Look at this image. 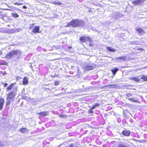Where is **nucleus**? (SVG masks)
<instances>
[{"instance_id":"5","label":"nucleus","mask_w":147,"mask_h":147,"mask_svg":"<svg viewBox=\"0 0 147 147\" xmlns=\"http://www.w3.org/2000/svg\"><path fill=\"white\" fill-rule=\"evenodd\" d=\"M96 66V65L93 63L88 64L85 66L84 68L85 70L90 71L94 69L95 68Z\"/></svg>"},{"instance_id":"37","label":"nucleus","mask_w":147,"mask_h":147,"mask_svg":"<svg viewBox=\"0 0 147 147\" xmlns=\"http://www.w3.org/2000/svg\"><path fill=\"white\" fill-rule=\"evenodd\" d=\"M2 54V52H0V55H1Z\"/></svg>"},{"instance_id":"24","label":"nucleus","mask_w":147,"mask_h":147,"mask_svg":"<svg viewBox=\"0 0 147 147\" xmlns=\"http://www.w3.org/2000/svg\"><path fill=\"white\" fill-rule=\"evenodd\" d=\"M59 117L61 118H64L66 117L67 115H65L59 114Z\"/></svg>"},{"instance_id":"36","label":"nucleus","mask_w":147,"mask_h":147,"mask_svg":"<svg viewBox=\"0 0 147 147\" xmlns=\"http://www.w3.org/2000/svg\"><path fill=\"white\" fill-rule=\"evenodd\" d=\"M72 48V47L71 46H69L68 47V48L69 49H71Z\"/></svg>"},{"instance_id":"2","label":"nucleus","mask_w":147,"mask_h":147,"mask_svg":"<svg viewBox=\"0 0 147 147\" xmlns=\"http://www.w3.org/2000/svg\"><path fill=\"white\" fill-rule=\"evenodd\" d=\"M21 53V52L20 51L18 50H13L7 54L5 56V57L7 59H10L14 55H17L18 56L17 57V58L19 59L20 58Z\"/></svg>"},{"instance_id":"34","label":"nucleus","mask_w":147,"mask_h":147,"mask_svg":"<svg viewBox=\"0 0 147 147\" xmlns=\"http://www.w3.org/2000/svg\"><path fill=\"white\" fill-rule=\"evenodd\" d=\"M69 147H74L73 144H70V146H69Z\"/></svg>"},{"instance_id":"9","label":"nucleus","mask_w":147,"mask_h":147,"mask_svg":"<svg viewBox=\"0 0 147 147\" xmlns=\"http://www.w3.org/2000/svg\"><path fill=\"white\" fill-rule=\"evenodd\" d=\"M40 26H36L34 27L32 30V32L34 33H39L40 32L39 31Z\"/></svg>"},{"instance_id":"18","label":"nucleus","mask_w":147,"mask_h":147,"mask_svg":"<svg viewBox=\"0 0 147 147\" xmlns=\"http://www.w3.org/2000/svg\"><path fill=\"white\" fill-rule=\"evenodd\" d=\"M119 69L117 68H115L114 69L111 70V71L112 72V74L115 75L116 72Z\"/></svg>"},{"instance_id":"4","label":"nucleus","mask_w":147,"mask_h":147,"mask_svg":"<svg viewBox=\"0 0 147 147\" xmlns=\"http://www.w3.org/2000/svg\"><path fill=\"white\" fill-rule=\"evenodd\" d=\"M15 89L16 91L17 90V87L15 88L13 91H11L7 94V100H10L12 101L14 100L15 97L16 95V92L14 91Z\"/></svg>"},{"instance_id":"16","label":"nucleus","mask_w":147,"mask_h":147,"mask_svg":"<svg viewBox=\"0 0 147 147\" xmlns=\"http://www.w3.org/2000/svg\"><path fill=\"white\" fill-rule=\"evenodd\" d=\"M136 30L139 34H142L143 33H144V30L142 29V28H137Z\"/></svg>"},{"instance_id":"21","label":"nucleus","mask_w":147,"mask_h":147,"mask_svg":"<svg viewBox=\"0 0 147 147\" xmlns=\"http://www.w3.org/2000/svg\"><path fill=\"white\" fill-rule=\"evenodd\" d=\"M141 78L142 79L143 81L147 82V76L142 75V77H141Z\"/></svg>"},{"instance_id":"3","label":"nucleus","mask_w":147,"mask_h":147,"mask_svg":"<svg viewBox=\"0 0 147 147\" xmlns=\"http://www.w3.org/2000/svg\"><path fill=\"white\" fill-rule=\"evenodd\" d=\"M79 40L81 43H86L88 41L90 42L89 46L92 47L94 45L93 42V39L88 36H80L79 39Z\"/></svg>"},{"instance_id":"22","label":"nucleus","mask_w":147,"mask_h":147,"mask_svg":"<svg viewBox=\"0 0 147 147\" xmlns=\"http://www.w3.org/2000/svg\"><path fill=\"white\" fill-rule=\"evenodd\" d=\"M100 106V104L98 103H95L93 106L91 107L92 109H94L95 108L98 107Z\"/></svg>"},{"instance_id":"11","label":"nucleus","mask_w":147,"mask_h":147,"mask_svg":"<svg viewBox=\"0 0 147 147\" xmlns=\"http://www.w3.org/2000/svg\"><path fill=\"white\" fill-rule=\"evenodd\" d=\"M131 132L130 131L125 129L122 131V134L125 136H129Z\"/></svg>"},{"instance_id":"26","label":"nucleus","mask_w":147,"mask_h":147,"mask_svg":"<svg viewBox=\"0 0 147 147\" xmlns=\"http://www.w3.org/2000/svg\"><path fill=\"white\" fill-rule=\"evenodd\" d=\"M13 4L14 5H22L23 4V3H19L18 2H16L15 3H14Z\"/></svg>"},{"instance_id":"30","label":"nucleus","mask_w":147,"mask_h":147,"mask_svg":"<svg viewBox=\"0 0 147 147\" xmlns=\"http://www.w3.org/2000/svg\"><path fill=\"white\" fill-rule=\"evenodd\" d=\"M137 50H140L141 52L144 51H145V50L144 49L140 48H138L137 49Z\"/></svg>"},{"instance_id":"28","label":"nucleus","mask_w":147,"mask_h":147,"mask_svg":"<svg viewBox=\"0 0 147 147\" xmlns=\"http://www.w3.org/2000/svg\"><path fill=\"white\" fill-rule=\"evenodd\" d=\"M59 81H56L55 82V83H54V85L55 86H57L58 85H59Z\"/></svg>"},{"instance_id":"31","label":"nucleus","mask_w":147,"mask_h":147,"mask_svg":"<svg viewBox=\"0 0 147 147\" xmlns=\"http://www.w3.org/2000/svg\"><path fill=\"white\" fill-rule=\"evenodd\" d=\"M34 24H32L30 25L29 27V28L30 29H31L32 28H33V26L34 25Z\"/></svg>"},{"instance_id":"33","label":"nucleus","mask_w":147,"mask_h":147,"mask_svg":"<svg viewBox=\"0 0 147 147\" xmlns=\"http://www.w3.org/2000/svg\"><path fill=\"white\" fill-rule=\"evenodd\" d=\"M3 144L2 143L0 142V147H3Z\"/></svg>"},{"instance_id":"8","label":"nucleus","mask_w":147,"mask_h":147,"mask_svg":"<svg viewBox=\"0 0 147 147\" xmlns=\"http://www.w3.org/2000/svg\"><path fill=\"white\" fill-rule=\"evenodd\" d=\"M37 114L41 116H46L49 115V112L48 111L41 112L37 113Z\"/></svg>"},{"instance_id":"19","label":"nucleus","mask_w":147,"mask_h":147,"mask_svg":"<svg viewBox=\"0 0 147 147\" xmlns=\"http://www.w3.org/2000/svg\"><path fill=\"white\" fill-rule=\"evenodd\" d=\"M20 131L22 133H24L28 131V129L25 128H22L20 129Z\"/></svg>"},{"instance_id":"14","label":"nucleus","mask_w":147,"mask_h":147,"mask_svg":"<svg viewBox=\"0 0 147 147\" xmlns=\"http://www.w3.org/2000/svg\"><path fill=\"white\" fill-rule=\"evenodd\" d=\"M116 59L119 61H125L126 59V57L125 56L119 57H117L116 58Z\"/></svg>"},{"instance_id":"13","label":"nucleus","mask_w":147,"mask_h":147,"mask_svg":"<svg viewBox=\"0 0 147 147\" xmlns=\"http://www.w3.org/2000/svg\"><path fill=\"white\" fill-rule=\"evenodd\" d=\"M5 101L3 98H0V110H2L3 108Z\"/></svg>"},{"instance_id":"6","label":"nucleus","mask_w":147,"mask_h":147,"mask_svg":"<svg viewBox=\"0 0 147 147\" xmlns=\"http://www.w3.org/2000/svg\"><path fill=\"white\" fill-rule=\"evenodd\" d=\"M145 0H135L132 1V4L134 5H139Z\"/></svg>"},{"instance_id":"23","label":"nucleus","mask_w":147,"mask_h":147,"mask_svg":"<svg viewBox=\"0 0 147 147\" xmlns=\"http://www.w3.org/2000/svg\"><path fill=\"white\" fill-rule=\"evenodd\" d=\"M11 15L14 17L18 18L19 17V15L16 13H12Z\"/></svg>"},{"instance_id":"35","label":"nucleus","mask_w":147,"mask_h":147,"mask_svg":"<svg viewBox=\"0 0 147 147\" xmlns=\"http://www.w3.org/2000/svg\"><path fill=\"white\" fill-rule=\"evenodd\" d=\"M22 7H23V8L25 9H26L27 8V7L26 6H23Z\"/></svg>"},{"instance_id":"32","label":"nucleus","mask_w":147,"mask_h":147,"mask_svg":"<svg viewBox=\"0 0 147 147\" xmlns=\"http://www.w3.org/2000/svg\"><path fill=\"white\" fill-rule=\"evenodd\" d=\"M3 85L4 87H6L7 85V84L6 83H3Z\"/></svg>"},{"instance_id":"1","label":"nucleus","mask_w":147,"mask_h":147,"mask_svg":"<svg viewBox=\"0 0 147 147\" xmlns=\"http://www.w3.org/2000/svg\"><path fill=\"white\" fill-rule=\"evenodd\" d=\"M85 24L83 21L78 19H73L67 24L66 27L71 26L73 27H82Z\"/></svg>"},{"instance_id":"12","label":"nucleus","mask_w":147,"mask_h":147,"mask_svg":"<svg viewBox=\"0 0 147 147\" xmlns=\"http://www.w3.org/2000/svg\"><path fill=\"white\" fill-rule=\"evenodd\" d=\"M129 79L131 80H134V81L138 82L140 81V79L137 77H131L129 78Z\"/></svg>"},{"instance_id":"25","label":"nucleus","mask_w":147,"mask_h":147,"mask_svg":"<svg viewBox=\"0 0 147 147\" xmlns=\"http://www.w3.org/2000/svg\"><path fill=\"white\" fill-rule=\"evenodd\" d=\"M93 109H92L91 107L90 108V109L88 111V113L89 114H91V113H93V111H92V110Z\"/></svg>"},{"instance_id":"20","label":"nucleus","mask_w":147,"mask_h":147,"mask_svg":"<svg viewBox=\"0 0 147 147\" xmlns=\"http://www.w3.org/2000/svg\"><path fill=\"white\" fill-rule=\"evenodd\" d=\"M107 49L108 50V51H111L112 52H114L116 51L115 49H112L111 47H107Z\"/></svg>"},{"instance_id":"29","label":"nucleus","mask_w":147,"mask_h":147,"mask_svg":"<svg viewBox=\"0 0 147 147\" xmlns=\"http://www.w3.org/2000/svg\"><path fill=\"white\" fill-rule=\"evenodd\" d=\"M53 4L55 5H61L62 4V3L60 2H54Z\"/></svg>"},{"instance_id":"17","label":"nucleus","mask_w":147,"mask_h":147,"mask_svg":"<svg viewBox=\"0 0 147 147\" xmlns=\"http://www.w3.org/2000/svg\"><path fill=\"white\" fill-rule=\"evenodd\" d=\"M8 63L5 61L0 60V65H7Z\"/></svg>"},{"instance_id":"10","label":"nucleus","mask_w":147,"mask_h":147,"mask_svg":"<svg viewBox=\"0 0 147 147\" xmlns=\"http://www.w3.org/2000/svg\"><path fill=\"white\" fill-rule=\"evenodd\" d=\"M16 84V82L11 83L6 88V90L7 91L11 90L14 86Z\"/></svg>"},{"instance_id":"27","label":"nucleus","mask_w":147,"mask_h":147,"mask_svg":"<svg viewBox=\"0 0 147 147\" xmlns=\"http://www.w3.org/2000/svg\"><path fill=\"white\" fill-rule=\"evenodd\" d=\"M8 101H7V102H6V106H7L9 105L10 104V102L11 101V100H7Z\"/></svg>"},{"instance_id":"7","label":"nucleus","mask_w":147,"mask_h":147,"mask_svg":"<svg viewBox=\"0 0 147 147\" xmlns=\"http://www.w3.org/2000/svg\"><path fill=\"white\" fill-rule=\"evenodd\" d=\"M132 95V94L130 93H128L126 94V96L128 98H127L128 100L136 103H139V102L138 100H134L133 98H129V97L131 96Z\"/></svg>"},{"instance_id":"15","label":"nucleus","mask_w":147,"mask_h":147,"mask_svg":"<svg viewBox=\"0 0 147 147\" xmlns=\"http://www.w3.org/2000/svg\"><path fill=\"white\" fill-rule=\"evenodd\" d=\"M28 83V79L26 77H24L23 79L22 84L24 85L27 84Z\"/></svg>"}]
</instances>
